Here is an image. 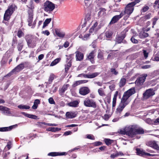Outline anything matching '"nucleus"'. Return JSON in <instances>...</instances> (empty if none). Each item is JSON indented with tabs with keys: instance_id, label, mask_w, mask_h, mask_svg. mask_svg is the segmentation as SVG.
<instances>
[{
	"instance_id": "f257e3e1",
	"label": "nucleus",
	"mask_w": 159,
	"mask_h": 159,
	"mask_svg": "<svg viewBox=\"0 0 159 159\" xmlns=\"http://www.w3.org/2000/svg\"><path fill=\"white\" fill-rule=\"evenodd\" d=\"M135 92V89L134 88H132L124 93L121 99L120 102L116 110V112L117 114L119 115L121 113L123 109L129 103L127 100Z\"/></svg>"
},
{
	"instance_id": "f03ea898",
	"label": "nucleus",
	"mask_w": 159,
	"mask_h": 159,
	"mask_svg": "<svg viewBox=\"0 0 159 159\" xmlns=\"http://www.w3.org/2000/svg\"><path fill=\"white\" fill-rule=\"evenodd\" d=\"M140 1L139 0H135L134 2L130 3L127 5L125 8V11L121 12L124 13V15L125 16L124 17V20H126L128 19L130 15L133 12L134 5Z\"/></svg>"
},
{
	"instance_id": "7ed1b4c3",
	"label": "nucleus",
	"mask_w": 159,
	"mask_h": 159,
	"mask_svg": "<svg viewBox=\"0 0 159 159\" xmlns=\"http://www.w3.org/2000/svg\"><path fill=\"white\" fill-rule=\"evenodd\" d=\"M25 38L27 43L28 47L31 48H33L35 47L39 40L38 37L30 34L26 35L25 36Z\"/></svg>"
},
{
	"instance_id": "20e7f679",
	"label": "nucleus",
	"mask_w": 159,
	"mask_h": 159,
	"mask_svg": "<svg viewBox=\"0 0 159 159\" xmlns=\"http://www.w3.org/2000/svg\"><path fill=\"white\" fill-rule=\"evenodd\" d=\"M17 8L14 4H11L8 7V9L6 11L4 15V19L5 20H8L11 15Z\"/></svg>"
},
{
	"instance_id": "39448f33",
	"label": "nucleus",
	"mask_w": 159,
	"mask_h": 159,
	"mask_svg": "<svg viewBox=\"0 0 159 159\" xmlns=\"http://www.w3.org/2000/svg\"><path fill=\"white\" fill-rule=\"evenodd\" d=\"M55 8L54 4L49 1H47L44 3L43 7L44 10L49 13L52 11Z\"/></svg>"
},
{
	"instance_id": "423d86ee",
	"label": "nucleus",
	"mask_w": 159,
	"mask_h": 159,
	"mask_svg": "<svg viewBox=\"0 0 159 159\" xmlns=\"http://www.w3.org/2000/svg\"><path fill=\"white\" fill-rule=\"evenodd\" d=\"M127 134L131 137H133L135 135V126L130 125L125 127Z\"/></svg>"
},
{
	"instance_id": "0eeeda50",
	"label": "nucleus",
	"mask_w": 159,
	"mask_h": 159,
	"mask_svg": "<svg viewBox=\"0 0 159 159\" xmlns=\"http://www.w3.org/2000/svg\"><path fill=\"white\" fill-rule=\"evenodd\" d=\"M155 94V90L153 89H147L143 94L144 99H147Z\"/></svg>"
},
{
	"instance_id": "6e6552de",
	"label": "nucleus",
	"mask_w": 159,
	"mask_h": 159,
	"mask_svg": "<svg viewBox=\"0 0 159 159\" xmlns=\"http://www.w3.org/2000/svg\"><path fill=\"white\" fill-rule=\"evenodd\" d=\"M84 104L87 107H91L94 108L96 107V102L92 99L86 98L84 102Z\"/></svg>"
},
{
	"instance_id": "1a4fd4ad",
	"label": "nucleus",
	"mask_w": 159,
	"mask_h": 159,
	"mask_svg": "<svg viewBox=\"0 0 159 159\" xmlns=\"http://www.w3.org/2000/svg\"><path fill=\"white\" fill-rule=\"evenodd\" d=\"M147 76V74H143L141 75V77H138L135 82L136 85L138 86L142 85Z\"/></svg>"
},
{
	"instance_id": "9d476101",
	"label": "nucleus",
	"mask_w": 159,
	"mask_h": 159,
	"mask_svg": "<svg viewBox=\"0 0 159 159\" xmlns=\"http://www.w3.org/2000/svg\"><path fill=\"white\" fill-rule=\"evenodd\" d=\"M100 72H95L92 74H81L78 75V77H83L85 78L92 79L100 75Z\"/></svg>"
},
{
	"instance_id": "9b49d317",
	"label": "nucleus",
	"mask_w": 159,
	"mask_h": 159,
	"mask_svg": "<svg viewBox=\"0 0 159 159\" xmlns=\"http://www.w3.org/2000/svg\"><path fill=\"white\" fill-rule=\"evenodd\" d=\"M136 151L137 155L143 157L146 156L152 157H155L156 156L155 154H151L148 153H146L143 150L138 148L136 149Z\"/></svg>"
},
{
	"instance_id": "f8f14e48",
	"label": "nucleus",
	"mask_w": 159,
	"mask_h": 159,
	"mask_svg": "<svg viewBox=\"0 0 159 159\" xmlns=\"http://www.w3.org/2000/svg\"><path fill=\"white\" fill-rule=\"evenodd\" d=\"M146 145L157 150H159V146L154 141H150L146 143Z\"/></svg>"
},
{
	"instance_id": "ddd939ff",
	"label": "nucleus",
	"mask_w": 159,
	"mask_h": 159,
	"mask_svg": "<svg viewBox=\"0 0 159 159\" xmlns=\"http://www.w3.org/2000/svg\"><path fill=\"white\" fill-rule=\"evenodd\" d=\"M79 92L80 94L84 96L89 93L90 92V90L88 87H83L79 89Z\"/></svg>"
},
{
	"instance_id": "4468645a",
	"label": "nucleus",
	"mask_w": 159,
	"mask_h": 159,
	"mask_svg": "<svg viewBox=\"0 0 159 159\" xmlns=\"http://www.w3.org/2000/svg\"><path fill=\"white\" fill-rule=\"evenodd\" d=\"M123 16L124 13L123 12H121L119 15H116L114 16L112 18L111 21L109 23V24H113L116 22Z\"/></svg>"
},
{
	"instance_id": "2eb2a0df",
	"label": "nucleus",
	"mask_w": 159,
	"mask_h": 159,
	"mask_svg": "<svg viewBox=\"0 0 159 159\" xmlns=\"http://www.w3.org/2000/svg\"><path fill=\"white\" fill-rule=\"evenodd\" d=\"M70 85L69 84H65L62 87L60 88L59 90V94L61 96H63L64 93L69 87Z\"/></svg>"
},
{
	"instance_id": "dca6fc26",
	"label": "nucleus",
	"mask_w": 159,
	"mask_h": 159,
	"mask_svg": "<svg viewBox=\"0 0 159 159\" xmlns=\"http://www.w3.org/2000/svg\"><path fill=\"white\" fill-rule=\"evenodd\" d=\"M100 27L99 25L98 26V23L97 22H95L93 24L92 27L90 29L89 32L90 33H92L93 32H96Z\"/></svg>"
},
{
	"instance_id": "f3484780",
	"label": "nucleus",
	"mask_w": 159,
	"mask_h": 159,
	"mask_svg": "<svg viewBox=\"0 0 159 159\" xmlns=\"http://www.w3.org/2000/svg\"><path fill=\"white\" fill-rule=\"evenodd\" d=\"M24 63H21L16 66L12 70V72H14L15 73H16L20 72L23 69L24 67Z\"/></svg>"
},
{
	"instance_id": "a211bd4d",
	"label": "nucleus",
	"mask_w": 159,
	"mask_h": 159,
	"mask_svg": "<svg viewBox=\"0 0 159 159\" xmlns=\"http://www.w3.org/2000/svg\"><path fill=\"white\" fill-rule=\"evenodd\" d=\"M28 25L31 26L32 25V23L33 21V14L32 10H30L28 11Z\"/></svg>"
},
{
	"instance_id": "6ab92c4d",
	"label": "nucleus",
	"mask_w": 159,
	"mask_h": 159,
	"mask_svg": "<svg viewBox=\"0 0 159 159\" xmlns=\"http://www.w3.org/2000/svg\"><path fill=\"white\" fill-rule=\"evenodd\" d=\"M125 34H123L121 36H118L116 38V43H120L123 42L124 43H125L126 41L125 40L123 41V39L125 38Z\"/></svg>"
},
{
	"instance_id": "aec40b11",
	"label": "nucleus",
	"mask_w": 159,
	"mask_h": 159,
	"mask_svg": "<svg viewBox=\"0 0 159 159\" xmlns=\"http://www.w3.org/2000/svg\"><path fill=\"white\" fill-rule=\"evenodd\" d=\"M95 51H93L87 56V59L89 60L92 64L94 63V61L93 59L94 57Z\"/></svg>"
},
{
	"instance_id": "412c9836",
	"label": "nucleus",
	"mask_w": 159,
	"mask_h": 159,
	"mask_svg": "<svg viewBox=\"0 0 159 159\" xmlns=\"http://www.w3.org/2000/svg\"><path fill=\"white\" fill-rule=\"evenodd\" d=\"M67 154V153L66 152H51L48 153V156L54 157L57 156H63Z\"/></svg>"
},
{
	"instance_id": "4be33fe9",
	"label": "nucleus",
	"mask_w": 159,
	"mask_h": 159,
	"mask_svg": "<svg viewBox=\"0 0 159 159\" xmlns=\"http://www.w3.org/2000/svg\"><path fill=\"white\" fill-rule=\"evenodd\" d=\"M75 112L74 111H69L66 112V117L67 118H73L75 117L76 116Z\"/></svg>"
},
{
	"instance_id": "5701e85b",
	"label": "nucleus",
	"mask_w": 159,
	"mask_h": 159,
	"mask_svg": "<svg viewBox=\"0 0 159 159\" xmlns=\"http://www.w3.org/2000/svg\"><path fill=\"white\" fill-rule=\"evenodd\" d=\"M76 58V61H81L83 60L84 58V55L81 52L79 51L75 52Z\"/></svg>"
},
{
	"instance_id": "b1692460",
	"label": "nucleus",
	"mask_w": 159,
	"mask_h": 159,
	"mask_svg": "<svg viewBox=\"0 0 159 159\" xmlns=\"http://www.w3.org/2000/svg\"><path fill=\"white\" fill-rule=\"evenodd\" d=\"M80 101L78 100H75L71 101L68 103L67 105L70 107H76L78 106Z\"/></svg>"
},
{
	"instance_id": "393cba45",
	"label": "nucleus",
	"mask_w": 159,
	"mask_h": 159,
	"mask_svg": "<svg viewBox=\"0 0 159 159\" xmlns=\"http://www.w3.org/2000/svg\"><path fill=\"white\" fill-rule=\"evenodd\" d=\"M10 109L6 107H4L2 106H0V111H2L4 113H6L7 114H11L10 111Z\"/></svg>"
},
{
	"instance_id": "a878e982",
	"label": "nucleus",
	"mask_w": 159,
	"mask_h": 159,
	"mask_svg": "<svg viewBox=\"0 0 159 159\" xmlns=\"http://www.w3.org/2000/svg\"><path fill=\"white\" fill-rule=\"evenodd\" d=\"M17 126V125H16L12 126H10L8 127H4L2 128H0V131L4 132L9 131L11 130L15 126Z\"/></svg>"
},
{
	"instance_id": "bb28decb",
	"label": "nucleus",
	"mask_w": 159,
	"mask_h": 159,
	"mask_svg": "<svg viewBox=\"0 0 159 159\" xmlns=\"http://www.w3.org/2000/svg\"><path fill=\"white\" fill-rule=\"evenodd\" d=\"M55 33L56 35L60 38H63L65 36V32L61 31L60 30H55Z\"/></svg>"
},
{
	"instance_id": "cd10ccee",
	"label": "nucleus",
	"mask_w": 159,
	"mask_h": 159,
	"mask_svg": "<svg viewBox=\"0 0 159 159\" xmlns=\"http://www.w3.org/2000/svg\"><path fill=\"white\" fill-rule=\"evenodd\" d=\"M118 94V92L116 91L114 95L112 101V107H115L116 105L117 97Z\"/></svg>"
},
{
	"instance_id": "c85d7f7f",
	"label": "nucleus",
	"mask_w": 159,
	"mask_h": 159,
	"mask_svg": "<svg viewBox=\"0 0 159 159\" xmlns=\"http://www.w3.org/2000/svg\"><path fill=\"white\" fill-rule=\"evenodd\" d=\"M124 155L123 153L121 152H117L115 153L111 154L110 157L112 159H114L118 156H123Z\"/></svg>"
},
{
	"instance_id": "c756f323",
	"label": "nucleus",
	"mask_w": 159,
	"mask_h": 159,
	"mask_svg": "<svg viewBox=\"0 0 159 159\" xmlns=\"http://www.w3.org/2000/svg\"><path fill=\"white\" fill-rule=\"evenodd\" d=\"M135 126V135L137 134H143L144 133V131L142 128H136Z\"/></svg>"
},
{
	"instance_id": "7c9ffc66",
	"label": "nucleus",
	"mask_w": 159,
	"mask_h": 159,
	"mask_svg": "<svg viewBox=\"0 0 159 159\" xmlns=\"http://www.w3.org/2000/svg\"><path fill=\"white\" fill-rule=\"evenodd\" d=\"M61 129L58 128L49 127L46 129L48 131L56 132L61 130Z\"/></svg>"
},
{
	"instance_id": "2f4dec72",
	"label": "nucleus",
	"mask_w": 159,
	"mask_h": 159,
	"mask_svg": "<svg viewBox=\"0 0 159 159\" xmlns=\"http://www.w3.org/2000/svg\"><path fill=\"white\" fill-rule=\"evenodd\" d=\"M51 18H48L46 19L43 23V28H44L46 26H47L48 24L51 21Z\"/></svg>"
},
{
	"instance_id": "473e14b6",
	"label": "nucleus",
	"mask_w": 159,
	"mask_h": 159,
	"mask_svg": "<svg viewBox=\"0 0 159 159\" xmlns=\"http://www.w3.org/2000/svg\"><path fill=\"white\" fill-rule=\"evenodd\" d=\"M20 109H28L30 107L29 106L27 105H20L17 106Z\"/></svg>"
},
{
	"instance_id": "72a5a7b5",
	"label": "nucleus",
	"mask_w": 159,
	"mask_h": 159,
	"mask_svg": "<svg viewBox=\"0 0 159 159\" xmlns=\"http://www.w3.org/2000/svg\"><path fill=\"white\" fill-rule=\"evenodd\" d=\"M61 58H59L54 60L50 64L51 66H54L58 63L61 60Z\"/></svg>"
},
{
	"instance_id": "f704fd0d",
	"label": "nucleus",
	"mask_w": 159,
	"mask_h": 159,
	"mask_svg": "<svg viewBox=\"0 0 159 159\" xmlns=\"http://www.w3.org/2000/svg\"><path fill=\"white\" fill-rule=\"evenodd\" d=\"M126 80L125 78H122L120 81L119 86L120 87L123 86L125 84Z\"/></svg>"
},
{
	"instance_id": "c9c22d12",
	"label": "nucleus",
	"mask_w": 159,
	"mask_h": 159,
	"mask_svg": "<svg viewBox=\"0 0 159 159\" xmlns=\"http://www.w3.org/2000/svg\"><path fill=\"white\" fill-rule=\"evenodd\" d=\"M100 11L98 13L99 16H102L105 14L106 10L105 9L100 8Z\"/></svg>"
},
{
	"instance_id": "e433bc0d",
	"label": "nucleus",
	"mask_w": 159,
	"mask_h": 159,
	"mask_svg": "<svg viewBox=\"0 0 159 159\" xmlns=\"http://www.w3.org/2000/svg\"><path fill=\"white\" fill-rule=\"evenodd\" d=\"M90 35V34H85L83 36L82 35H80L79 37L80 38H82V39L84 40H86L89 38Z\"/></svg>"
},
{
	"instance_id": "4c0bfd02",
	"label": "nucleus",
	"mask_w": 159,
	"mask_h": 159,
	"mask_svg": "<svg viewBox=\"0 0 159 159\" xmlns=\"http://www.w3.org/2000/svg\"><path fill=\"white\" fill-rule=\"evenodd\" d=\"M104 142L107 146H109L113 143V140L110 139H105Z\"/></svg>"
},
{
	"instance_id": "58836bf2",
	"label": "nucleus",
	"mask_w": 159,
	"mask_h": 159,
	"mask_svg": "<svg viewBox=\"0 0 159 159\" xmlns=\"http://www.w3.org/2000/svg\"><path fill=\"white\" fill-rule=\"evenodd\" d=\"M71 66V60H70V61L68 62L67 64L65 65V69L66 72L68 70Z\"/></svg>"
},
{
	"instance_id": "ea45409f",
	"label": "nucleus",
	"mask_w": 159,
	"mask_h": 159,
	"mask_svg": "<svg viewBox=\"0 0 159 159\" xmlns=\"http://www.w3.org/2000/svg\"><path fill=\"white\" fill-rule=\"evenodd\" d=\"M148 33L145 32H141L139 36L140 37V38H145L146 37H148Z\"/></svg>"
},
{
	"instance_id": "a19ab883",
	"label": "nucleus",
	"mask_w": 159,
	"mask_h": 159,
	"mask_svg": "<svg viewBox=\"0 0 159 159\" xmlns=\"http://www.w3.org/2000/svg\"><path fill=\"white\" fill-rule=\"evenodd\" d=\"M118 133L121 134H127L126 130L125 129V127L123 129H120Z\"/></svg>"
},
{
	"instance_id": "79ce46f5",
	"label": "nucleus",
	"mask_w": 159,
	"mask_h": 159,
	"mask_svg": "<svg viewBox=\"0 0 159 159\" xmlns=\"http://www.w3.org/2000/svg\"><path fill=\"white\" fill-rule=\"evenodd\" d=\"M98 92L100 95L103 96L105 95L104 93L102 88L99 89L98 90Z\"/></svg>"
},
{
	"instance_id": "37998d69",
	"label": "nucleus",
	"mask_w": 159,
	"mask_h": 159,
	"mask_svg": "<svg viewBox=\"0 0 159 159\" xmlns=\"http://www.w3.org/2000/svg\"><path fill=\"white\" fill-rule=\"evenodd\" d=\"M24 34L23 32L21 31V30H18L17 33V35L19 38L21 37L24 36Z\"/></svg>"
},
{
	"instance_id": "c03bdc74",
	"label": "nucleus",
	"mask_w": 159,
	"mask_h": 159,
	"mask_svg": "<svg viewBox=\"0 0 159 159\" xmlns=\"http://www.w3.org/2000/svg\"><path fill=\"white\" fill-rule=\"evenodd\" d=\"M55 75L53 74H51L50 75L49 80H48V82L49 84H51V83L52 82L54 78Z\"/></svg>"
},
{
	"instance_id": "a18cd8bd",
	"label": "nucleus",
	"mask_w": 159,
	"mask_h": 159,
	"mask_svg": "<svg viewBox=\"0 0 159 159\" xmlns=\"http://www.w3.org/2000/svg\"><path fill=\"white\" fill-rule=\"evenodd\" d=\"M111 72L115 75H116L118 74V72L114 68H111L110 70Z\"/></svg>"
},
{
	"instance_id": "49530a36",
	"label": "nucleus",
	"mask_w": 159,
	"mask_h": 159,
	"mask_svg": "<svg viewBox=\"0 0 159 159\" xmlns=\"http://www.w3.org/2000/svg\"><path fill=\"white\" fill-rule=\"evenodd\" d=\"M81 148L80 146H78L76 147H75L73 149H72L69 151V152H72L73 151H75L78 150L80 148Z\"/></svg>"
},
{
	"instance_id": "de8ad7c7",
	"label": "nucleus",
	"mask_w": 159,
	"mask_h": 159,
	"mask_svg": "<svg viewBox=\"0 0 159 159\" xmlns=\"http://www.w3.org/2000/svg\"><path fill=\"white\" fill-rule=\"evenodd\" d=\"M81 84L80 80L77 81L75 82L73 84L72 86L73 87H75Z\"/></svg>"
},
{
	"instance_id": "09e8293b",
	"label": "nucleus",
	"mask_w": 159,
	"mask_h": 159,
	"mask_svg": "<svg viewBox=\"0 0 159 159\" xmlns=\"http://www.w3.org/2000/svg\"><path fill=\"white\" fill-rule=\"evenodd\" d=\"M112 33L111 32H107L106 34V37L107 38H110L111 37Z\"/></svg>"
},
{
	"instance_id": "8fccbe9b",
	"label": "nucleus",
	"mask_w": 159,
	"mask_h": 159,
	"mask_svg": "<svg viewBox=\"0 0 159 159\" xmlns=\"http://www.w3.org/2000/svg\"><path fill=\"white\" fill-rule=\"evenodd\" d=\"M87 138L91 140L95 139V138L94 136L91 134H88L87 136Z\"/></svg>"
},
{
	"instance_id": "3c124183",
	"label": "nucleus",
	"mask_w": 159,
	"mask_h": 159,
	"mask_svg": "<svg viewBox=\"0 0 159 159\" xmlns=\"http://www.w3.org/2000/svg\"><path fill=\"white\" fill-rule=\"evenodd\" d=\"M158 18L157 17H155L153 19V22H152V24H153V26L152 27L153 28L154 27V25L156 23V22L157 20H158Z\"/></svg>"
},
{
	"instance_id": "603ef678",
	"label": "nucleus",
	"mask_w": 159,
	"mask_h": 159,
	"mask_svg": "<svg viewBox=\"0 0 159 159\" xmlns=\"http://www.w3.org/2000/svg\"><path fill=\"white\" fill-rule=\"evenodd\" d=\"M93 145L97 146L102 145V143L100 142L97 141L93 143Z\"/></svg>"
},
{
	"instance_id": "864d4df0",
	"label": "nucleus",
	"mask_w": 159,
	"mask_h": 159,
	"mask_svg": "<svg viewBox=\"0 0 159 159\" xmlns=\"http://www.w3.org/2000/svg\"><path fill=\"white\" fill-rule=\"evenodd\" d=\"M130 40L133 43H137L138 42V40H137L135 39L133 37H132L131 38Z\"/></svg>"
},
{
	"instance_id": "5fc2aeb1",
	"label": "nucleus",
	"mask_w": 159,
	"mask_h": 159,
	"mask_svg": "<svg viewBox=\"0 0 159 159\" xmlns=\"http://www.w3.org/2000/svg\"><path fill=\"white\" fill-rule=\"evenodd\" d=\"M154 4L155 5L154 6V7H156L157 8H159V0H156Z\"/></svg>"
},
{
	"instance_id": "6e6d98bb",
	"label": "nucleus",
	"mask_w": 159,
	"mask_h": 159,
	"mask_svg": "<svg viewBox=\"0 0 159 159\" xmlns=\"http://www.w3.org/2000/svg\"><path fill=\"white\" fill-rule=\"evenodd\" d=\"M105 99L108 103H109L111 102V97L110 95L106 97Z\"/></svg>"
},
{
	"instance_id": "4d7b16f0",
	"label": "nucleus",
	"mask_w": 159,
	"mask_h": 159,
	"mask_svg": "<svg viewBox=\"0 0 159 159\" xmlns=\"http://www.w3.org/2000/svg\"><path fill=\"white\" fill-rule=\"evenodd\" d=\"M48 101L49 103L51 104H54L55 103L53 99L51 97L49 98L48 99Z\"/></svg>"
},
{
	"instance_id": "13d9d810",
	"label": "nucleus",
	"mask_w": 159,
	"mask_h": 159,
	"mask_svg": "<svg viewBox=\"0 0 159 159\" xmlns=\"http://www.w3.org/2000/svg\"><path fill=\"white\" fill-rule=\"evenodd\" d=\"M151 67L150 65H146L143 66L141 67V68L143 69H146L150 68Z\"/></svg>"
},
{
	"instance_id": "bf43d9fd",
	"label": "nucleus",
	"mask_w": 159,
	"mask_h": 159,
	"mask_svg": "<svg viewBox=\"0 0 159 159\" xmlns=\"http://www.w3.org/2000/svg\"><path fill=\"white\" fill-rule=\"evenodd\" d=\"M23 47V45L21 44H19L17 46L18 49L19 51H20L21 50L22 48Z\"/></svg>"
},
{
	"instance_id": "052dcab7",
	"label": "nucleus",
	"mask_w": 159,
	"mask_h": 159,
	"mask_svg": "<svg viewBox=\"0 0 159 159\" xmlns=\"http://www.w3.org/2000/svg\"><path fill=\"white\" fill-rule=\"evenodd\" d=\"M143 53L144 57L146 59L148 56V53L146 51L143 50Z\"/></svg>"
},
{
	"instance_id": "680f3d73",
	"label": "nucleus",
	"mask_w": 159,
	"mask_h": 159,
	"mask_svg": "<svg viewBox=\"0 0 159 159\" xmlns=\"http://www.w3.org/2000/svg\"><path fill=\"white\" fill-rule=\"evenodd\" d=\"M115 85L113 84L109 86V89L111 91L114 90L115 89Z\"/></svg>"
},
{
	"instance_id": "e2e57ef3",
	"label": "nucleus",
	"mask_w": 159,
	"mask_h": 159,
	"mask_svg": "<svg viewBox=\"0 0 159 159\" xmlns=\"http://www.w3.org/2000/svg\"><path fill=\"white\" fill-rule=\"evenodd\" d=\"M102 117L103 119L107 120H108V119L110 117V116L108 115L105 114Z\"/></svg>"
},
{
	"instance_id": "0e129e2a",
	"label": "nucleus",
	"mask_w": 159,
	"mask_h": 159,
	"mask_svg": "<svg viewBox=\"0 0 159 159\" xmlns=\"http://www.w3.org/2000/svg\"><path fill=\"white\" fill-rule=\"evenodd\" d=\"M145 121L147 123L151 124L152 123V121L150 118H148L145 120Z\"/></svg>"
},
{
	"instance_id": "69168bd1",
	"label": "nucleus",
	"mask_w": 159,
	"mask_h": 159,
	"mask_svg": "<svg viewBox=\"0 0 159 159\" xmlns=\"http://www.w3.org/2000/svg\"><path fill=\"white\" fill-rule=\"evenodd\" d=\"M42 33L43 34L46 35L47 36L49 35L50 34V32L48 30L43 31H42Z\"/></svg>"
},
{
	"instance_id": "338daca9",
	"label": "nucleus",
	"mask_w": 159,
	"mask_h": 159,
	"mask_svg": "<svg viewBox=\"0 0 159 159\" xmlns=\"http://www.w3.org/2000/svg\"><path fill=\"white\" fill-rule=\"evenodd\" d=\"M72 134V132L70 131H68L65 132L64 133V135L65 136H67L69 135H70Z\"/></svg>"
},
{
	"instance_id": "774afa93",
	"label": "nucleus",
	"mask_w": 159,
	"mask_h": 159,
	"mask_svg": "<svg viewBox=\"0 0 159 159\" xmlns=\"http://www.w3.org/2000/svg\"><path fill=\"white\" fill-rule=\"evenodd\" d=\"M44 55L43 54L39 55L38 56V59L39 61L42 60L44 57Z\"/></svg>"
}]
</instances>
